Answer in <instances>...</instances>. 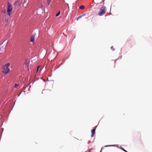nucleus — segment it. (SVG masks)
<instances>
[{"label": "nucleus", "mask_w": 152, "mask_h": 152, "mask_svg": "<svg viewBox=\"0 0 152 152\" xmlns=\"http://www.w3.org/2000/svg\"><path fill=\"white\" fill-rule=\"evenodd\" d=\"M7 13L8 15L9 16H10L11 15V12H8V11H7Z\"/></svg>", "instance_id": "10"}, {"label": "nucleus", "mask_w": 152, "mask_h": 152, "mask_svg": "<svg viewBox=\"0 0 152 152\" xmlns=\"http://www.w3.org/2000/svg\"><path fill=\"white\" fill-rule=\"evenodd\" d=\"M22 1V3H23V6L25 7H27V5H25V4L26 2V0H21Z\"/></svg>", "instance_id": "5"}, {"label": "nucleus", "mask_w": 152, "mask_h": 152, "mask_svg": "<svg viewBox=\"0 0 152 152\" xmlns=\"http://www.w3.org/2000/svg\"><path fill=\"white\" fill-rule=\"evenodd\" d=\"M95 129H93L91 131V137H94V135L95 134Z\"/></svg>", "instance_id": "6"}, {"label": "nucleus", "mask_w": 152, "mask_h": 152, "mask_svg": "<svg viewBox=\"0 0 152 152\" xmlns=\"http://www.w3.org/2000/svg\"><path fill=\"white\" fill-rule=\"evenodd\" d=\"M111 49L112 50H114V49L113 47V46L111 47Z\"/></svg>", "instance_id": "15"}, {"label": "nucleus", "mask_w": 152, "mask_h": 152, "mask_svg": "<svg viewBox=\"0 0 152 152\" xmlns=\"http://www.w3.org/2000/svg\"><path fill=\"white\" fill-rule=\"evenodd\" d=\"M51 1V0H47V2H48V5H49Z\"/></svg>", "instance_id": "9"}, {"label": "nucleus", "mask_w": 152, "mask_h": 152, "mask_svg": "<svg viewBox=\"0 0 152 152\" xmlns=\"http://www.w3.org/2000/svg\"><path fill=\"white\" fill-rule=\"evenodd\" d=\"M4 21L5 22H8V19H5Z\"/></svg>", "instance_id": "17"}, {"label": "nucleus", "mask_w": 152, "mask_h": 152, "mask_svg": "<svg viewBox=\"0 0 152 152\" xmlns=\"http://www.w3.org/2000/svg\"><path fill=\"white\" fill-rule=\"evenodd\" d=\"M12 10V5L8 2L7 3V11L8 12H11Z\"/></svg>", "instance_id": "3"}, {"label": "nucleus", "mask_w": 152, "mask_h": 152, "mask_svg": "<svg viewBox=\"0 0 152 152\" xmlns=\"http://www.w3.org/2000/svg\"><path fill=\"white\" fill-rule=\"evenodd\" d=\"M28 1H29V0H28Z\"/></svg>", "instance_id": "23"}, {"label": "nucleus", "mask_w": 152, "mask_h": 152, "mask_svg": "<svg viewBox=\"0 0 152 152\" xmlns=\"http://www.w3.org/2000/svg\"><path fill=\"white\" fill-rule=\"evenodd\" d=\"M84 7V6L83 5H82L79 8L81 9H83Z\"/></svg>", "instance_id": "8"}, {"label": "nucleus", "mask_w": 152, "mask_h": 152, "mask_svg": "<svg viewBox=\"0 0 152 152\" xmlns=\"http://www.w3.org/2000/svg\"><path fill=\"white\" fill-rule=\"evenodd\" d=\"M10 65V64L8 63L5 64L3 66L2 71L4 74H7L9 72L10 69L8 67Z\"/></svg>", "instance_id": "1"}, {"label": "nucleus", "mask_w": 152, "mask_h": 152, "mask_svg": "<svg viewBox=\"0 0 152 152\" xmlns=\"http://www.w3.org/2000/svg\"><path fill=\"white\" fill-rule=\"evenodd\" d=\"M60 14V11H59L56 14V16L57 17V16H59V15Z\"/></svg>", "instance_id": "11"}, {"label": "nucleus", "mask_w": 152, "mask_h": 152, "mask_svg": "<svg viewBox=\"0 0 152 152\" xmlns=\"http://www.w3.org/2000/svg\"><path fill=\"white\" fill-rule=\"evenodd\" d=\"M18 85H17L16 84H15V87H16Z\"/></svg>", "instance_id": "18"}, {"label": "nucleus", "mask_w": 152, "mask_h": 152, "mask_svg": "<svg viewBox=\"0 0 152 152\" xmlns=\"http://www.w3.org/2000/svg\"><path fill=\"white\" fill-rule=\"evenodd\" d=\"M41 70V69H40L39 70H40H40Z\"/></svg>", "instance_id": "22"}, {"label": "nucleus", "mask_w": 152, "mask_h": 152, "mask_svg": "<svg viewBox=\"0 0 152 152\" xmlns=\"http://www.w3.org/2000/svg\"><path fill=\"white\" fill-rule=\"evenodd\" d=\"M26 66L27 67V68H28V64L30 63L29 61V60H28L27 59L26 60Z\"/></svg>", "instance_id": "7"}, {"label": "nucleus", "mask_w": 152, "mask_h": 152, "mask_svg": "<svg viewBox=\"0 0 152 152\" xmlns=\"http://www.w3.org/2000/svg\"><path fill=\"white\" fill-rule=\"evenodd\" d=\"M79 18H78V17L77 18V20L79 19Z\"/></svg>", "instance_id": "20"}, {"label": "nucleus", "mask_w": 152, "mask_h": 152, "mask_svg": "<svg viewBox=\"0 0 152 152\" xmlns=\"http://www.w3.org/2000/svg\"><path fill=\"white\" fill-rule=\"evenodd\" d=\"M18 1H15L14 2V4L15 5H17L18 4Z\"/></svg>", "instance_id": "13"}, {"label": "nucleus", "mask_w": 152, "mask_h": 152, "mask_svg": "<svg viewBox=\"0 0 152 152\" xmlns=\"http://www.w3.org/2000/svg\"><path fill=\"white\" fill-rule=\"evenodd\" d=\"M40 67V66H38V67H37V72L38 71V70L39 69V67Z\"/></svg>", "instance_id": "16"}, {"label": "nucleus", "mask_w": 152, "mask_h": 152, "mask_svg": "<svg viewBox=\"0 0 152 152\" xmlns=\"http://www.w3.org/2000/svg\"><path fill=\"white\" fill-rule=\"evenodd\" d=\"M121 149L122 150L124 151H125V152H127V151L126 150H125L124 149L122 148H121Z\"/></svg>", "instance_id": "14"}, {"label": "nucleus", "mask_w": 152, "mask_h": 152, "mask_svg": "<svg viewBox=\"0 0 152 152\" xmlns=\"http://www.w3.org/2000/svg\"><path fill=\"white\" fill-rule=\"evenodd\" d=\"M30 87H31V86H29V88H28L29 90L30 88Z\"/></svg>", "instance_id": "21"}, {"label": "nucleus", "mask_w": 152, "mask_h": 152, "mask_svg": "<svg viewBox=\"0 0 152 152\" xmlns=\"http://www.w3.org/2000/svg\"><path fill=\"white\" fill-rule=\"evenodd\" d=\"M106 11V7L104 6L102 7L98 13V15L99 16H102L104 14Z\"/></svg>", "instance_id": "2"}, {"label": "nucleus", "mask_w": 152, "mask_h": 152, "mask_svg": "<svg viewBox=\"0 0 152 152\" xmlns=\"http://www.w3.org/2000/svg\"><path fill=\"white\" fill-rule=\"evenodd\" d=\"M35 37V34L32 35L31 37L30 41L32 42H34V37Z\"/></svg>", "instance_id": "4"}, {"label": "nucleus", "mask_w": 152, "mask_h": 152, "mask_svg": "<svg viewBox=\"0 0 152 152\" xmlns=\"http://www.w3.org/2000/svg\"><path fill=\"white\" fill-rule=\"evenodd\" d=\"M4 13H5L6 12V10H5L4 12H3Z\"/></svg>", "instance_id": "19"}, {"label": "nucleus", "mask_w": 152, "mask_h": 152, "mask_svg": "<svg viewBox=\"0 0 152 152\" xmlns=\"http://www.w3.org/2000/svg\"><path fill=\"white\" fill-rule=\"evenodd\" d=\"M86 15V14H83L82 15H80V16H79L78 17V18H81V17H82V16H84V15Z\"/></svg>", "instance_id": "12"}]
</instances>
